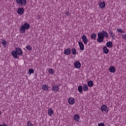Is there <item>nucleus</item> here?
<instances>
[{"label": "nucleus", "mask_w": 126, "mask_h": 126, "mask_svg": "<svg viewBox=\"0 0 126 126\" xmlns=\"http://www.w3.org/2000/svg\"><path fill=\"white\" fill-rule=\"evenodd\" d=\"M97 36V42L98 43H102V42H104V38H108V37H109V34H108V32H105V31H102L100 32H98Z\"/></svg>", "instance_id": "nucleus-1"}, {"label": "nucleus", "mask_w": 126, "mask_h": 126, "mask_svg": "<svg viewBox=\"0 0 126 126\" xmlns=\"http://www.w3.org/2000/svg\"><path fill=\"white\" fill-rule=\"evenodd\" d=\"M29 29H30V25L27 23H25L20 26L19 28V32L21 34H24V33H25V31Z\"/></svg>", "instance_id": "nucleus-2"}, {"label": "nucleus", "mask_w": 126, "mask_h": 126, "mask_svg": "<svg viewBox=\"0 0 126 126\" xmlns=\"http://www.w3.org/2000/svg\"><path fill=\"white\" fill-rule=\"evenodd\" d=\"M11 55L15 59H17L18 56L22 55V50L20 48H16L15 50H13L11 52Z\"/></svg>", "instance_id": "nucleus-3"}, {"label": "nucleus", "mask_w": 126, "mask_h": 126, "mask_svg": "<svg viewBox=\"0 0 126 126\" xmlns=\"http://www.w3.org/2000/svg\"><path fill=\"white\" fill-rule=\"evenodd\" d=\"M100 110L102 113H108V112H109L108 106L105 104H103L101 106Z\"/></svg>", "instance_id": "nucleus-4"}, {"label": "nucleus", "mask_w": 126, "mask_h": 126, "mask_svg": "<svg viewBox=\"0 0 126 126\" xmlns=\"http://www.w3.org/2000/svg\"><path fill=\"white\" fill-rule=\"evenodd\" d=\"M16 1L18 4L23 5L24 6H25L26 3H27L26 0H16Z\"/></svg>", "instance_id": "nucleus-5"}, {"label": "nucleus", "mask_w": 126, "mask_h": 126, "mask_svg": "<svg viewBox=\"0 0 126 126\" xmlns=\"http://www.w3.org/2000/svg\"><path fill=\"white\" fill-rule=\"evenodd\" d=\"M51 89L53 92H55L56 93L60 91V87H59V86L56 85H53Z\"/></svg>", "instance_id": "nucleus-6"}, {"label": "nucleus", "mask_w": 126, "mask_h": 126, "mask_svg": "<svg viewBox=\"0 0 126 126\" xmlns=\"http://www.w3.org/2000/svg\"><path fill=\"white\" fill-rule=\"evenodd\" d=\"M74 66L75 68H77V69H79V68L81 67V63H80L79 61H76L74 63Z\"/></svg>", "instance_id": "nucleus-7"}, {"label": "nucleus", "mask_w": 126, "mask_h": 126, "mask_svg": "<svg viewBox=\"0 0 126 126\" xmlns=\"http://www.w3.org/2000/svg\"><path fill=\"white\" fill-rule=\"evenodd\" d=\"M41 89L42 91H45L46 92H48L49 91V89H50V87L47 85V84L42 85L41 86Z\"/></svg>", "instance_id": "nucleus-8"}, {"label": "nucleus", "mask_w": 126, "mask_h": 126, "mask_svg": "<svg viewBox=\"0 0 126 126\" xmlns=\"http://www.w3.org/2000/svg\"><path fill=\"white\" fill-rule=\"evenodd\" d=\"M68 103L69 105H73L75 103V100L73 97H69L68 99Z\"/></svg>", "instance_id": "nucleus-9"}, {"label": "nucleus", "mask_w": 126, "mask_h": 126, "mask_svg": "<svg viewBox=\"0 0 126 126\" xmlns=\"http://www.w3.org/2000/svg\"><path fill=\"white\" fill-rule=\"evenodd\" d=\"M82 38L83 42L85 44V45H87V44L88 43V39L87 38V37H86V35H85V34L83 35Z\"/></svg>", "instance_id": "nucleus-10"}, {"label": "nucleus", "mask_w": 126, "mask_h": 126, "mask_svg": "<svg viewBox=\"0 0 126 126\" xmlns=\"http://www.w3.org/2000/svg\"><path fill=\"white\" fill-rule=\"evenodd\" d=\"M73 119L76 123H79V121H80V116H79V115L78 114H75Z\"/></svg>", "instance_id": "nucleus-11"}, {"label": "nucleus", "mask_w": 126, "mask_h": 126, "mask_svg": "<svg viewBox=\"0 0 126 126\" xmlns=\"http://www.w3.org/2000/svg\"><path fill=\"white\" fill-rule=\"evenodd\" d=\"M106 6V3L105 1L100 2L99 3V7L101 9H103Z\"/></svg>", "instance_id": "nucleus-12"}, {"label": "nucleus", "mask_w": 126, "mask_h": 126, "mask_svg": "<svg viewBox=\"0 0 126 126\" xmlns=\"http://www.w3.org/2000/svg\"><path fill=\"white\" fill-rule=\"evenodd\" d=\"M78 44L80 47V50H81V51H84V44H83V42L79 41L78 42Z\"/></svg>", "instance_id": "nucleus-13"}, {"label": "nucleus", "mask_w": 126, "mask_h": 126, "mask_svg": "<svg viewBox=\"0 0 126 126\" xmlns=\"http://www.w3.org/2000/svg\"><path fill=\"white\" fill-rule=\"evenodd\" d=\"M109 70L110 72H111V73H115V72H116V68L113 66L109 67Z\"/></svg>", "instance_id": "nucleus-14"}, {"label": "nucleus", "mask_w": 126, "mask_h": 126, "mask_svg": "<svg viewBox=\"0 0 126 126\" xmlns=\"http://www.w3.org/2000/svg\"><path fill=\"white\" fill-rule=\"evenodd\" d=\"M24 12V9L23 8H19L18 9L17 13L18 14H23Z\"/></svg>", "instance_id": "nucleus-15"}, {"label": "nucleus", "mask_w": 126, "mask_h": 126, "mask_svg": "<svg viewBox=\"0 0 126 126\" xmlns=\"http://www.w3.org/2000/svg\"><path fill=\"white\" fill-rule=\"evenodd\" d=\"M48 113L49 116H52V115H54V110H53V109L51 108H49L48 109Z\"/></svg>", "instance_id": "nucleus-16"}, {"label": "nucleus", "mask_w": 126, "mask_h": 126, "mask_svg": "<svg viewBox=\"0 0 126 126\" xmlns=\"http://www.w3.org/2000/svg\"><path fill=\"white\" fill-rule=\"evenodd\" d=\"M64 54L65 55H70V49L68 48L64 50Z\"/></svg>", "instance_id": "nucleus-17"}, {"label": "nucleus", "mask_w": 126, "mask_h": 126, "mask_svg": "<svg viewBox=\"0 0 126 126\" xmlns=\"http://www.w3.org/2000/svg\"><path fill=\"white\" fill-rule=\"evenodd\" d=\"M87 84L89 87H92L94 85V83H93V81H89L88 82Z\"/></svg>", "instance_id": "nucleus-18"}, {"label": "nucleus", "mask_w": 126, "mask_h": 126, "mask_svg": "<svg viewBox=\"0 0 126 126\" xmlns=\"http://www.w3.org/2000/svg\"><path fill=\"white\" fill-rule=\"evenodd\" d=\"M106 46L108 48H112L113 46V42L112 41H108L106 43Z\"/></svg>", "instance_id": "nucleus-19"}, {"label": "nucleus", "mask_w": 126, "mask_h": 126, "mask_svg": "<svg viewBox=\"0 0 126 126\" xmlns=\"http://www.w3.org/2000/svg\"><path fill=\"white\" fill-rule=\"evenodd\" d=\"M88 86L87 84H83V89L84 91H87L88 90Z\"/></svg>", "instance_id": "nucleus-20"}, {"label": "nucleus", "mask_w": 126, "mask_h": 126, "mask_svg": "<svg viewBox=\"0 0 126 126\" xmlns=\"http://www.w3.org/2000/svg\"><path fill=\"white\" fill-rule=\"evenodd\" d=\"M1 43L4 47H5V46L7 45V42H6V40H5V39H2Z\"/></svg>", "instance_id": "nucleus-21"}, {"label": "nucleus", "mask_w": 126, "mask_h": 126, "mask_svg": "<svg viewBox=\"0 0 126 126\" xmlns=\"http://www.w3.org/2000/svg\"><path fill=\"white\" fill-rule=\"evenodd\" d=\"M103 52L104 54H108V53H109V49H108L106 46L103 47Z\"/></svg>", "instance_id": "nucleus-22"}, {"label": "nucleus", "mask_w": 126, "mask_h": 126, "mask_svg": "<svg viewBox=\"0 0 126 126\" xmlns=\"http://www.w3.org/2000/svg\"><path fill=\"white\" fill-rule=\"evenodd\" d=\"M33 73H34V69L32 68L29 69V74L31 75V74H32Z\"/></svg>", "instance_id": "nucleus-23"}, {"label": "nucleus", "mask_w": 126, "mask_h": 126, "mask_svg": "<svg viewBox=\"0 0 126 126\" xmlns=\"http://www.w3.org/2000/svg\"><path fill=\"white\" fill-rule=\"evenodd\" d=\"M71 53L72 55H76V50L74 47H73L71 49Z\"/></svg>", "instance_id": "nucleus-24"}, {"label": "nucleus", "mask_w": 126, "mask_h": 126, "mask_svg": "<svg viewBox=\"0 0 126 126\" xmlns=\"http://www.w3.org/2000/svg\"><path fill=\"white\" fill-rule=\"evenodd\" d=\"M83 88V87H82V86H79L78 87V91H79L80 93H81L82 92Z\"/></svg>", "instance_id": "nucleus-25"}, {"label": "nucleus", "mask_w": 126, "mask_h": 126, "mask_svg": "<svg viewBox=\"0 0 126 126\" xmlns=\"http://www.w3.org/2000/svg\"><path fill=\"white\" fill-rule=\"evenodd\" d=\"M91 39H96V33H93L91 35Z\"/></svg>", "instance_id": "nucleus-26"}, {"label": "nucleus", "mask_w": 126, "mask_h": 126, "mask_svg": "<svg viewBox=\"0 0 126 126\" xmlns=\"http://www.w3.org/2000/svg\"><path fill=\"white\" fill-rule=\"evenodd\" d=\"M117 31L118 33H125V31H124L123 29H117Z\"/></svg>", "instance_id": "nucleus-27"}, {"label": "nucleus", "mask_w": 126, "mask_h": 126, "mask_svg": "<svg viewBox=\"0 0 126 126\" xmlns=\"http://www.w3.org/2000/svg\"><path fill=\"white\" fill-rule=\"evenodd\" d=\"M26 48L28 51H32V47L30 45H27Z\"/></svg>", "instance_id": "nucleus-28"}, {"label": "nucleus", "mask_w": 126, "mask_h": 126, "mask_svg": "<svg viewBox=\"0 0 126 126\" xmlns=\"http://www.w3.org/2000/svg\"><path fill=\"white\" fill-rule=\"evenodd\" d=\"M48 72L49 73H50V74H52V73H55V71H54V69H53L52 68H49L48 69Z\"/></svg>", "instance_id": "nucleus-29"}, {"label": "nucleus", "mask_w": 126, "mask_h": 126, "mask_svg": "<svg viewBox=\"0 0 126 126\" xmlns=\"http://www.w3.org/2000/svg\"><path fill=\"white\" fill-rule=\"evenodd\" d=\"M120 35H122V39H123V40H124V41H126V33L125 34H120Z\"/></svg>", "instance_id": "nucleus-30"}, {"label": "nucleus", "mask_w": 126, "mask_h": 126, "mask_svg": "<svg viewBox=\"0 0 126 126\" xmlns=\"http://www.w3.org/2000/svg\"><path fill=\"white\" fill-rule=\"evenodd\" d=\"M27 124L28 126H33V124H32L30 121H28Z\"/></svg>", "instance_id": "nucleus-31"}, {"label": "nucleus", "mask_w": 126, "mask_h": 126, "mask_svg": "<svg viewBox=\"0 0 126 126\" xmlns=\"http://www.w3.org/2000/svg\"><path fill=\"white\" fill-rule=\"evenodd\" d=\"M98 126H105V124L103 123H98Z\"/></svg>", "instance_id": "nucleus-32"}, {"label": "nucleus", "mask_w": 126, "mask_h": 126, "mask_svg": "<svg viewBox=\"0 0 126 126\" xmlns=\"http://www.w3.org/2000/svg\"><path fill=\"white\" fill-rule=\"evenodd\" d=\"M109 35L111 36L113 34H115L111 31L109 32Z\"/></svg>", "instance_id": "nucleus-33"}, {"label": "nucleus", "mask_w": 126, "mask_h": 126, "mask_svg": "<svg viewBox=\"0 0 126 126\" xmlns=\"http://www.w3.org/2000/svg\"><path fill=\"white\" fill-rule=\"evenodd\" d=\"M111 37H112V38L113 39H115V38H116V35H115V33H113Z\"/></svg>", "instance_id": "nucleus-34"}, {"label": "nucleus", "mask_w": 126, "mask_h": 126, "mask_svg": "<svg viewBox=\"0 0 126 126\" xmlns=\"http://www.w3.org/2000/svg\"><path fill=\"white\" fill-rule=\"evenodd\" d=\"M1 114H2L1 112L0 111V116H1Z\"/></svg>", "instance_id": "nucleus-35"}]
</instances>
